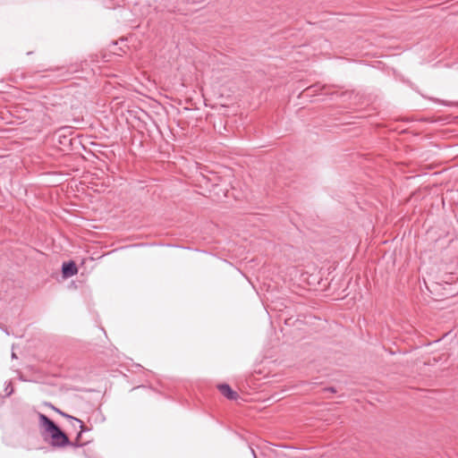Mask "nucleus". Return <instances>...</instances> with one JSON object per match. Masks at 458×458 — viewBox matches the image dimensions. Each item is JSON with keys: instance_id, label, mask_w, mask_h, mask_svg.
I'll return each instance as SVG.
<instances>
[{"instance_id": "f257e3e1", "label": "nucleus", "mask_w": 458, "mask_h": 458, "mask_svg": "<svg viewBox=\"0 0 458 458\" xmlns=\"http://www.w3.org/2000/svg\"><path fill=\"white\" fill-rule=\"evenodd\" d=\"M38 420L42 436L44 437H50V444L53 447L62 448L68 445H81L72 443L67 435L47 415L38 413Z\"/></svg>"}, {"instance_id": "f03ea898", "label": "nucleus", "mask_w": 458, "mask_h": 458, "mask_svg": "<svg viewBox=\"0 0 458 458\" xmlns=\"http://www.w3.org/2000/svg\"><path fill=\"white\" fill-rule=\"evenodd\" d=\"M78 273V268L74 261L64 262L62 266V274L65 278L75 276Z\"/></svg>"}, {"instance_id": "7ed1b4c3", "label": "nucleus", "mask_w": 458, "mask_h": 458, "mask_svg": "<svg viewBox=\"0 0 458 458\" xmlns=\"http://www.w3.org/2000/svg\"><path fill=\"white\" fill-rule=\"evenodd\" d=\"M218 389L228 400H236L239 397V394L233 391L228 384L219 385Z\"/></svg>"}, {"instance_id": "20e7f679", "label": "nucleus", "mask_w": 458, "mask_h": 458, "mask_svg": "<svg viewBox=\"0 0 458 458\" xmlns=\"http://www.w3.org/2000/svg\"><path fill=\"white\" fill-rule=\"evenodd\" d=\"M57 411H58V412H59L63 417H64V418H66V419H68V420H73V421H75V422H77V423L79 424L80 428H81V431H80V433H79V434H78V436H77V439H78L79 437H81V433H82V432H84V431L86 430V427H85V425L83 424V422H82L81 420H79V419H77V418H74V417H72V416H71V415H69V414H67V413H65V412H63V411H59V410H57Z\"/></svg>"}, {"instance_id": "39448f33", "label": "nucleus", "mask_w": 458, "mask_h": 458, "mask_svg": "<svg viewBox=\"0 0 458 458\" xmlns=\"http://www.w3.org/2000/svg\"><path fill=\"white\" fill-rule=\"evenodd\" d=\"M6 395L9 396L13 393V387L11 383H9L5 387Z\"/></svg>"}, {"instance_id": "423d86ee", "label": "nucleus", "mask_w": 458, "mask_h": 458, "mask_svg": "<svg viewBox=\"0 0 458 458\" xmlns=\"http://www.w3.org/2000/svg\"><path fill=\"white\" fill-rule=\"evenodd\" d=\"M165 6H166V8H167V10H168L169 12H174V11H175V9H176V4H175V3H173L171 5H165Z\"/></svg>"}, {"instance_id": "0eeeda50", "label": "nucleus", "mask_w": 458, "mask_h": 458, "mask_svg": "<svg viewBox=\"0 0 458 458\" xmlns=\"http://www.w3.org/2000/svg\"><path fill=\"white\" fill-rule=\"evenodd\" d=\"M250 451H251V455H253V458H257V454H256L254 449L250 448Z\"/></svg>"}, {"instance_id": "6e6552de", "label": "nucleus", "mask_w": 458, "mask_h": 458, "mask_svg": "<svg viewBox=\"0 0 458 458\" xmlns=\"http://www.w3.org/2000/svg\"><path fill=\"white\" fill-rule=\"evenodd\" d=\"M12 357H13V358H16V355H15V353H14V352H13V353H12Z\"/></svg>"}, {"instance_id": "1a4fd4ad", "label": "nucleus", "mask_w": 458, "mask_h": 458, "mask_svg": "<svg viewBox=\"0 0 458 458\" xmlns=\"http://www.w3.org/2000/svg\"><path fill=\"white\" fill-rule=\"evenodd\" d=\"M328 390L335 392L334 388H328Z\"/></svg>"}]
</instances>
